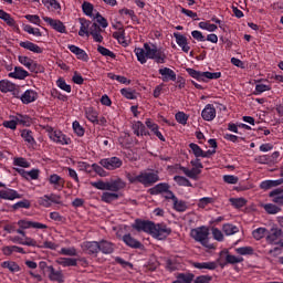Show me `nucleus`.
<instances>
[{"label": "nucleus", "instance_id": "obj_1", "mask_svg": "<svg viewBox=\"0 0 283 283\" xmlns=\"http://www.w3.org/2000/svg\"><path fill=\"white\" fill-rule=\"evenodd\" d=\"M134 53L142 65L147 63V59L155 61L158 65L167 63V54L163 49H158L156 44L144 43V49L135 48Z\"/></svg>", "mask_w": 283, "mask_h": 283}, {"label": "nucleus", "instance_id": "obj_2", "mask_svg": "<svg viewBox=\"0 0 283 283\" xmlns=\"http://www.w3.org/2000/svg\"><path fill=\"white\" fill-rule=\"evenodd\" d=\"M126 178L130 182V185H136L138 182L144 187H154V185H156V182L160 180V176H158V171H147V170L140 171L137 176H133L132 174H128Z\"/></svg>", "mask_w": 283, "mask_h": 283}, {"label": "nucleus", "instance_id": "obj_3", "mask_svg": "<svg viewBox=\"0 0 283 283\" xmlns=\"http://www.w3.org/2000/svg\"><path fill=\"white\" fill-rule=\"evenodd\" d=\"M190 235L196 242H199L206 249L213 248L212 244H209V228L205 226L195 228L191 230Z\"/></svg>", "mask_w": 283, "mask_h": 283}, {"label": "nucleus", "instance_id": "obj_4", "mask_svg": "<svg viewBox=\"0 0 283 283\" xmlns=\"http://www.w3.org/2000/svg\"><path fill=\"white\" fill-rule=\"evenodd\" d=\"M151 238L155 240H167L171 235V228L165 223H153V230L150 232Z\"/></svg>", "mask_w": 283, "mask_h": 283}, {"label": "nucleus", "instance_id": "obj_5", "mask_svg": "<svg viewBox=\"0 0 283 283\" xmlns=\"http://www.w3.org/2000/svg\"><path fill=\"white\" fill-rule=\"evenodd\" d=\"M98 165L104 167L107 171H116V169H120V167H123V159L117 156L107 157L101 159Z\"/></svg>", "mask_w": 283, "mask_h": 283}, {"label": "nucleus", "instance_id": "obj_6", "mask_svg": "<svg viewBox=\"0 0 283 283\" xmlns=\"http://www.w3.org/2000/svg\"><path fill=\"white\" fill-rule=\"evenodd\" d=\"M48 132L50 140L56 143V145H70L72 143V138L67 137L61 130H54L53 127H49Z\"/></svg>", "mask_w": 283, "mask_h": 283}, {"label": "nucleus", "instance_id": "obj_7", "mask_svg": "<svg viewBox=\"0 0 283 283\" xmlns=\"http://www.w3.org/2000/svg\"><path fill=\"white\" fill-rule=\"evenodd\" d=\"M154 223V221L136 219L132 224V228L135 229V231L138 233H148V235H151Z\"/></svg>", "mask_w": 283, "mask_h": 283}, {"label": "nucleus", "instance_id": "obj_8", "mask_svg": "<svg viewBox=\"0 0 283 283\" xmlns=\"http://www.w3.org/2000/svg\"><path fill=\"white\" fill-rule=\"evenodd\" d=\"M283 231L280 228H273L271 231H268L265 240L268 244H275L279 245L282 243Z\"/></svg>", "mask_w": 283, "mask_h": 283}, {"label": "nucleus", "instance_id": "obj_9", "mask_svg": "<svg viewBox=\"0 0 283 283\" xmlns=\"http://www.w3.org/2000/svg\"><path fill=\"white\" fill-rule=\"evenodd\" d=\"M42 19L43 21H45V23L52 27V29L55 30V32H60V34H67V29L61 20H54L50 17H43Z\"/></svg>", "mask_w": 283, "mask_h": 283}, {"label": "nucleus", "instance_id": "obj_10", "mask_svg": "<svg viewBox=\"0 0 283 283\" xmlns=\"http://www.w3.org/2000/svg\"><path fill=\"white\" fill-rule=\"evenodd\" d=\"M49 185L53 187L55 191H63L65 189V179L56 174H52L48 178Z\"/></svg>", "mask_w": 283, "mask_h": 283}, {"label": "nucleus", "instance_id": "obj_11", "mask_svg": "<svg viewBox=\"0 0 283 283\" xmlns=\"http://www.w3.org/2000/svg\"><path fill=\"white\" fill-rule=\"evenodd\" d=\"M0 19L1 21H4V23L14 30V32H19V24L17 23V20L12 18V15L8 12H6L3 9H0Z\"/></svg>", "mask_w": 283, "mask_h": 283}, {"label": "nucleus", "instance_id": "obj_12", "mask_svg": "<svg viewBox=\"0 0 283 283\" xmlns=\"http://www.w3.org/2000/svg\"><path fill=\"white\" fill-rule=\"evenodd\" d=\"M18 227H20V229H48V224L36 221H30L28 219L19 220Z\"/></svg>", "mask_w": 283, "mask_h": 283}, {"label": "nucleus", "instance_id": "obj_13", "mask_svg": "<svg viewBox=\"0 0 283 283\" xmlns=\"http://www.w3.org/2000/svg\"><path fill=\"white\" fill-rule=\"evenodd\" d=\"M122 241L126 247H129V249H145V245L140 241H138L136 238L132 237V233H126L122 237Z\"/></svg>", "mask_w": 283, "mask_h": 283}, {"label": "nucleus", "instance_id": "obj_14", "mask_svg": "<svg viewBox=\"0 0 283 283\" xmlns=\"http://www.w3.org/2000/svg\"><path fill=\"white\" fill-rule=\"evenodd\" d=\"M9 78H15L17 81H25L30 73L23 69V66H14L13 72L8 74Z\"/></svg>", "mask_w": 283, "mask_h": 283}, {"label": "nucleus", "instance_id": "obj_15", "mask_svg": "<svg viewBox=\"0 0 283 283\" xmlns=\"http://www.w3.org/2000/svg\"><path fill=\"white\" fill-rule=\"evenodd\" d=\"M67 50H70L72 54H75L76 59H78L80 61H84L85 63L90 61V55H87V52H85V50L74 44H69Z\"/></svg>", "mask_w": 283, "mask_h": 283}, {"label": "nucleus", "instance_id": "obj_16", "mask_svg": "<svg viewBox=\"0 0 283 283\" xmlns=\"http://www.w3.org/2000/svg\"><path fill=\"white\" fill-rule=\"evenodd\" d=\"M0 187H6V184L0 181ZM0 198L1 200H17L20 196L17 190L6 188L4 190H0Z\"/></svg>", "mask_w": 283, "mask_h": 283}, {"label": "nucleus", "instance_id": "obj_17", "mask_svg": "<svg viewBox=\"0 0 283 283\" xmlns=\"http://www.w3.org/2000/svg\"><path fill=\"white\" fill-rule=\"evenodd\" d=\"M125 186H126L125 181H123V179L120 178H117L115 180L107 181L106 191L118 193L120 189H125Z\"/></svg>", "mask_w": 283, "mask_h": 283}, {"label": "nucleus", "instance_id": "obj_18", "mask_svg": "<svg viewBox=\"0 0 283 283\" xmlns=\"http://www.w3.org/2000/svg\"><path fill=\"white\" fill-rule=\"evenodd\" d=\"M39 98V93L34 90H27L22 95H20V101L23 105H30V103H34Z\"/></svg>", "mask_w": 283, "mask_h": 283}, {"label": "nucleus", "instance_id": "obj_19", "mask_svg": "<svg viewBox=\"0 0 283 283\" xmlns=\"http://www.w3.org/2000/svg\"><path fill=\"white\" fill-rule=\"evenodd\" d=\"M49 271V280L51 282H57V283H63L65 282V276L63 275L62 271H56L54 266H46Z\"/></svg>", "mask_w": 283, "mask_h": 283}, {"label": "nucleus", "instance_id": "obj_20", "mask_svg": "<svg viewBox=\"0 0 283 283\" xmlns=\"http://www.w3.org/2000/svg\"><path fill=\"white\" fill-rule=\"evenodd\" d=\"M116 251V244L112 243V241L101 240L99 241V252L104 255H112Z\"/></svg>", "mask_w": 283, "mask_h": 283}, {"label": "nucleus", "instance_id": "obj_21", "mask_svg": "<svg viewBox=\"0 0 283 283\" xmlns=\"http://www.w3.org/2000/svg\"><path fill=\"white\" fill-rule=\"evenodd\" d=\"M216 106L213 104H207L201 112V118L207 122H211L216 118Z\"/></svg>", "mask_w": 283, "mask_h": 283}, {"label": "nucleus", "instance_id": "obj_22", "mask_svg": "<svg viewBox=\"0 0 283 283\" xmlns=\"http://www.w3.org/2000/svg\"><path fill=\"white\" fill-rule=\"evenodd\" d=\"M174 38L176 39L177 45L181 48L182 52H185L186 54H189V50H191V46H189V43L187 42V36L178 32H175Z\"/></svg>", "mask_w": 283, "mask_h": 283}, {"label": "nucleus", "instance_id": "obj_23", "mask_svg": "<svg viewBox=\"0 0 283 283\" xmlns=\"http://www.w3.org/2000/svg\"><path fill=\"white\" fill-rule=\"evenodd\" d=\"M179 171H182L187 178H190V180H198L199 176L202 174V170L199 168H187L185 166H179Z\"/></svg>", "mask_w": 283, "mask_h": 283}, {"label": "nucleus", "instance_id": "obj_24", "mask_svg": "<svg viewBox=\"0 0 283 283\" xmlns=\"http://www.w3.org/2000/svg\"><path fill=\"white\" fill-rule=\"evenodd\" d=\"M133 132L135 134V136H151V134L149 133V130H147V127L145 126V124H143V122L137 120L133 123Z\"/></svg>", "mask_w": 283, "mask_h": 283}, {"label": "nucleus", "instance_id": "obj_25", "mask_svg": "<svg viewBox=\"0 0 283 283\" xmlns=\"http://www.w3.org/2000/svg\"><path fill=\"white\" fill-rule=\"evenodd\" d=\"M161 81L164 83H169V81H176V72L169 67H163L158 70Z\"/></svg>", "mask_w": 283, "mask_h": 283}, {"label": "nucleus", "instance_id": "obj_26", "mask_svg": "<svg viewBox=\"0 0 283 283\" xmlns=\"http://www.w3.org/2000/svg\"><path fill=\"white\" fill-rule=\"evenodd\" d=\"M168 189H171V186L167 182L157 184L155 187L148 189V193L150 196H160L161 193H166Z\"/></svg>", "mask_w": 283, "mask_h": 283}, {"label": "nucleus", "instance_id": "obj_27", "mask_svg": "<svg viewBox=\"0 0 283 283\" xmlns=\"http://www.w3.org/2000/svg\"><path fill=\"white\" fill-rule=\"evenodd\" d=\"M84 249H86L88 255H96L101 253L99 241H86L83 243Z\"/></svg>", "mask_w": 283, "mask_h": 283}, {"label": "nucleus", "instance_id": "obj_28", "mask_svg": "<svg viewBox=\"0 0 283 283\" xmlns=\"http://www.w3.org/2000/svg\"><path fill=\"white\" fill-rule=\"evenodd\" d=\"M20 48H23L24 50H29V52H33V54H43V49L39 46L38 44H34V42L31 41H21L19 43Z\"/></svg>", "mask_w": 283, "mask_h": 283}, {"label": "nucleus", "instance_id": "obj_29", "mask_svg": "<svg viewBox=\"0 0 283 283\" xmlns=\"http://www.w3.org/2000/svg\"><path fill=\"white\" fill-rule=\"evenodd\" d=\"M269 196L272 198V202L274 205H279V207H283V188H276L272 190Z\"/></svg>", "mask_w": 283, "mask_h": 283}, {"label": "nucleus", "instance_id": "obj_30", "mask_svg": "<svg viewBox=\"0 0 283 283\" xmlns=\"http://www.w3.org/2000/svg\"><path fill=\"white\" fill-rule=\"evenodd\" d=\"M80 24L78 36H90V25H92V21L80 18Z\"/></svg>", "mask_w": 283, "mask_h": 283}, {"label": "nucleus", "instance_id": "obj_31", "mask_svg": "<svg viewBox=\"0 0 283 283\" xmlns=\"http://www.w3.org/2000/svg\"><path fill=\"white\" fill-rule=\"evenodd\" d=\"M195 269H207L208 271H216L218 269V262L217 261H210V262H195L192 264Z\"/></svg>", "mask_w": 283, "mask_h": 283}, {"label": "nucleus", "instance_id": "obj_32", "mask_svg": "<svg viewBox=\"0 0 283 283\" xmlns=\"http://www.w3.org/2000/svg\"><path fill=\"white\" fill-rule=\"evenodd\" d=\"M20 136L28 145H36V139H34V133L32 130L24 128L20 132Z\"/></svg>", "mask_w": 283, "mask_h": 283}, {"label": "nucleus", "instance_id": "obj_33", "mask_svg": "<svg viewBox=\"0 0 283 283\" xmlns=\"http://www.w3.org/2000/svg\"><path fill=\"white\" fill-rule=\"evenodd\" d=\"M283 185V177L275 180H264L260 184V189H264L265 191L269 189H273V187H280Z\"/></svg>", "mask_w": 283, "mask_h": 283}, {"label": "nucleus", "instance_id": "obj_34", "mask_svg": "<svg viewBox=\"0 0 283 283\" xmlns=\"http://www.w3.org/2000/svg\"><path fill=\"white\" fill-rule=\"evenodd\" d=\"M14 90H17V84L10 82V80L0 81V92H2V94H8V92H14Z\"/></svg>", "mask_w": 283, "mask_h": 283}, {"label": "nucleus", "instance_id": "obj_35", "mask_svg": "<svg viewBox=\"0 0 283 283\" xmlns=\"http://www.w3.org/2000/svg\"><path fill=\"white\" fill-rule=\"evenodd\" d=\"M118 198H120V196L118 195V192H108V191H105V192H103L102 196H101L102 202H106V205H112V202H114L115 200H118Z\"/></svg>", "mask_w": 283, "mask_h": 283}, {"label": "nucleus", "instance_id": "obj_36", "mask_svg": "<svg viewBox=\"0 0 283 283\" xmlns=\"http://www.w3.org/2000/svg\"><path fill=\"white\" fill-rule=\"evenodd\" d=\"M57 264H60V266H78V260L74 259V258H59L56 260Z\"/></svg>", "mask_w": 283, "mask_h": 283}, {"label": "nucleus", "instance_id": "obj_37", "mask_svg": "<svg viewBox=\"0 0 283 283\" xmlns=\"http://www.w3.org/2000/svg\"><path fill=\"white\" fill-rule=\"evenodd\" d=\"M2 253L3 255H11L13 253H25V250L23 248L18 247V245H6L2 248Z\"/></svg>", "mask_w": 283, "mask_h": 283}, {"label": "nucleus", "instance_id": "obj_38", "mask_svg": "<svg viewBox=\"0 0 283 283\" xmlns=\"http://www.w3.org/2000/svg\"><path fill=\"white\" fill-rule=\"evenodd\" d=\"M12 118L15 119L18 125H23V127H30V123H32L30 115L17 114L15 116H12Z\"/></svg>", "mask_w": 283, "mask_h": 283}, {"label": "nucleus", "instance_id": "obj_39", "mask_svg": "<svg viewBox=\"0 0 283 283\" xmlns=\"http://www.w3.org/2000/svg\"><path fill=\"white\" fill-rule=\"evenodd\" d=\"M202 74H203L202 83H209V81H218V78H222V72L212 73V72L206 71Z\"/></svg>", "mask_w": 283, "mask_h": 283}, {"label": "nucleus", "instance_id": "obj_40", "mask_svg": "<svg viewBox=\"0 0 283 283\" xmlns=\"http://www.w3.org/2000/svg\"><path fill=\"white\" fill-rule=\"evenodd\" d=\"M0 266L2 269H8L11 273H19V271H21V266H19L14 261H4Z\"/></svg>", "mask_w": 283, "mask_h": 283}, {"label": "nucleus", "instance_id": "obj_41", "mask_svg": "<svg viewBox=\"0 0 283 283\" xmlns=\"http://www.w3.org/2000/svg\"><path fill=\"white\" fill-rule=\"evenodd\" d=\"M262 208L270 216H276V213H280L282 211V208H280L279 206H276L274 203H264L262 206Z\"/></svg>", "mask_w": 283, "mask_h": 283}, {"label": "nucleus", "instance_id": "obj_42", "mask_svg": "<svg viewBox=\"0 0 283 283\" xmlns=\"http://www.w3.org/2000/svg\"><path fill=\"white\" fill-rule=\"evenodd\" d=\"M175 211H178V213H185L189 207L187 206V201L179 200L178 198L172 201Z\"/></svg>", "mask_w": 283, "mask_h": 283}, {"label": "nucleus", "instance_id": "obj_43", "mask_svg": "<svg viewBox=\"0 0 283 283\" xmlns=\"http://www.w3.org/2000/svg\"><path fill=\"white\" fill-rule=\"evenodd\" d=\"M174 180L178 187H193V184H191V181L185 176L176 175Z\"/></svg>", "mask_w": 283, "mask_h": 283}, {"label": "nucleus", "instance_id": "obj_44", "mask_svg": "<svg viewBox=\"0 0 283 283\" xmlns=\"http://www.w3.org/2000/svg\"><path fill=\"white\" fill-rule=\"evenodd\" d=\"M107 78H111V81H117V83H122V85H129L132 83V81L127 80V77L123 75H116L114 73H107Z\"/></svg>", "mask_w": 283, "mask_h": 283}, {"label": "nucleus", "instance_id": "obj_45", "mask_svg": "<svg viewBox=\"0 0 283 283\" xmlns=\"http://www.w3.org/2000/svg\"><path fill=\"white\" fill-rule=\"evenodd\" d=\"M222 231L223 233H226V235H235V233H238L240 229L238 228V226L224 223L222 227Z\"/></svg>", "mask_w": 283, "mask_h": 283}, {"label": "nucleus", "instance_id": "obj_46", "mask_svg": "<svg viewBox=\"0 0 283 283\" xmlns=\"http://www.w3.org/2000/svg\"><path fill=\"white\" fill-rule=\"evenodd\" d=\"M189 154H193L195 158H202L203 150L196 143L189 144Z\"/></svg>", "mask_w": 283, "mask_h": 283}, {"label": "nucleus", "instance_id": "obj_47", "mask_svg": "<svg viewBox=\"0 0 283 283\" xmlns=\"http://www.w3.org/2000/svg\"><path fill=\"white\" fill-rule=\"evenodd\" d=\"M55 84L60 90H62L63 92H66L67 94L72 92V86L67 84V82H65V78L63 77H59Z\"/></svg>", "mask_w": 283, "mask_h": 283}, {"label": "nucleus", "instance_id": "obj_48", "mask_svg": "<svg viewBox=\"0 0 283 283\" xmlns=\"http://www.w3.org/2000/svg\"><path fill=\"white\" fill-rule=\"evenodd\" d=\"M120 94L124 98H127V101H136V91L132 88H122Z\"/></svg>", "mask_w": 283, "mask_h": 283}, {"label": "nucleus", "instance_id": "obj_49", "mask_svg": "<svg viewBox=\"0 0 283 283\" xmlns=\"http://www.w3.org/2000/svg\"><path fill=\"white\" fill-rule=\"evenodd\" d=\"M242 262H244V258L242 256H235L229 253L226 255V264H240Z\"/></svg>", "mask_w": 283, "mask_h": 283}, {"label": "nucleus", "instance_id": "obj_50", "mask_svg": "<svg viewBox=\"0 0 283 283\" xmlns=\"http://www.w3.org/2000/svg\"><path fill=\"white\" fill-rule=\"evenodd\" d=\"M14 167H22L23 169L30 168V161L23 157H17L13 159Z\"/></svg>", "mask_w": 283, "mask_h": 283}, {"label": "nucleus", "instance_id": "obj_51", "mask_svg": "<svg viewBox=\"0 0 283 283\" xmlns=\"http://www.w3.org/2000/svg\"><path fill=\"white\" fill-rule=\"evenodd\" d=\"M269 233V230L266 228H256L252 231V237L254 240H262Z\"/></svg>", "mask_w": 283, "mask_h": 283}, {"label": "nucleus", "instance_id": "obj_52", "mask_svg": "<svg viewBox=\"0 0 283 283\" xmlns=\"http://www.w3.org/2000/svg\"><path fill=\"white\" fill-rule=\"evenodd\" d=\"M29 72H33L34 74H43L45 72V67L39 64L36 61H33L29 67Z\"/></svg>", "mask_w": 283, "mask_h": 283}, {"label": "nucleus", "instance_id": "obj_53", "mask_svg": "<svg viewBox=\"0 0 283 283\" xmlns=\"http://www.w3.org/2000/svg\"><path fill=\"white\" fill-rule=\"evenodd\" d=\"M264 92H271V85L256 84L253 95L260 96V94H264Z\"/></svg>", "mask_w": 283, "mask_h": 283}, {"label": "nucleus", "instance_id": "obj_54", "mask_svg": "<svg viewBox=\"0 0 283 283\" xmlns=\"http://www.w3.org/2000/svg\"><path fill=\"white\" fill-rule=\"evenodd\" d=\"M85 114L90 123H98V113L94 108H88Z\"/></svg>", "mask_w": 283, "mask_h": 283}, {"label": "nucleus", "instance_id": "obj_55", "mask_svg": "<svg viewBox=\"0 0 283 283\" xmlns=\"http://www.w3.org/2000/svg\"><path fill=\"white\" fill-rule=\"evenodd\" d=\"M60 253H61V255H69L70 258H76V255H78V251L74 247H72V248H62L60 250Z\"/></svg>", "mask_w": 283, "mask_h": 283}, {"label": "nucleus", "instance_id": "obj_56", "mask_svg": "<svg viewBox=\"0 0 283 283\" xmlns=\"http://www.w3.org/2000/svg\"><path fill=\"white\" fill-rule=\"evenodd\" d=\"M235 253H238V255H253L255 250H253L252 247H241L235 249Z\"/></svg>", "mask_w": 283, "mask_h": 283}, {"label": "nucleus", "instance_id": "obj_57", "mask_svg": "<svg viewBox=\"0 0 283 283\" xmlns=\"http://www.w3.org/2000/svg\"><path fill=\"white\" fill-rule=\"evenodd\" d=\"M186 72L189 74V76L196 78V81H199V83H202L203 72L196 71L195 69H187Z\"/></svg>", "mask_w": 283, "mask_h": 283}, {"label": "nucleus", "instance_id": "obj_58", "mask_svg": "<svg viewBox=\"0 0 283 283\" xmlns=\"http://www.w3.org/2000/svg\"><path fill=\"white\" fill-rule=\"evenodd\" d=\"M97 52L102 54V56H109V59H116V53L112 52L109 49L98 45Z\"/></svg>", "mask_w": 283, "mask_h": 283}, {"label": "nucleus", "instance_id": "obj_59", "mask_svg": "<svg viewBox=\"0 0 283 283\" xmlns=\"http://www.w3.org/2000/svg\"><path fill=\"white\" fill-rule=\"evenodd\" d=\"M92 171H95L97 176H101V178H105L107 176V171H105V167L98 164L91 165Z\"/></svg>", "mask_w": 283, "mask_h": 283}, {"label": "nucleus", "instance_id": "obj_60", "mask_svg": "<svg viewBox=\"0 0 283 283\" xmlns=\"http://www.w3.org/2000/svg\"><path fill=\"white\" fill-rule=\"evenodd\" d=\"M232 207L235 209H242L247 205V199L244 198H230Z\"/></svg>", "mask_w": 283, "mask_h": 283}, {"label": "nucleus", "instance_id": "obj_61", "mask_svg": "<svg viewBox=\"0 0 283 283\" xmlns=\"http://www.w3.org/2000/svg\"><path fill=\"white\" fill-rule=\"evenodd\" d=\"M177 276L182 283H192L193 277H196L193 273H179Z\"/></svg>", "mask_w": 283, "mask_h": 283}, {"label": "nucleus", "instance_id": "obj_62", "mask_svg": "<svg viewBox=\"0 0 283 283\" xmlns=\"http://www.w3.org/2000/svg\"><path fill=\"white\" fill-rule=\"evenodd\" d=\"M175 118L179 125H186L187 120H189V115H187L185 112H178L176 113Z\"/></svg>", "mask_w": 283, "mask_h": 283}, {"label": "nucleus", "instance_id": "obj_63", "mask_svg": "<svg viewBox=\"0 0 283 283\" xmlns=\"http://www.w3.org/2000/svg\"><path fill=\"white\" fill-rule=\"evenodd\" d=\"M82 10L86 17H93L94 4L90 2H83Z\"/></svg>", "mask_w": 283, "mask_h": 283}, {"label": "nucleus", "instance_id": "obj_64", "mask_svg": "<svg viewBox=\"0 0 283 283\" xmlns=\"http://www.w3.org/2000/svg\"><path fill=\"white\" fill-rule=\"evenodd\" d=\"M199 28L200 30H207V32H216L218 30V25L209 22H199Z\"/></svg>", "mask_w": 283, "mask_h": 283}]
</instances>
